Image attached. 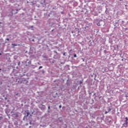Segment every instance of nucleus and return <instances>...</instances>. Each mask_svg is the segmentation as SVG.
I'll return each mask as SVG.
<instances>
[{"instance_id": "6", "label": "nucleus", "mask_w": 128, "mask_h": 128, "mask_svg": "<svg viewBox=\"0 0 128 128\" xmlns=\"http://www.w3.org/2000/svg\"><path fill=\"white\" fill-rule=\"evenodd\" d=\"M54 53L56 54H58V53L56 50H54Z\"/></svg>"}, {"instance_id": "9", "label": "nucleus", "mask_w": 128, "mask_h": 128, "mask_svg": "<svg viewBox=\"0 0 128 128\" xmlns=\"http://www.w3.org/2000/svg\"><path fill=\"white\" fill-rule=\"evenodd\" d=\"M66 52H64V54H63V56H66Z\"/></svg>"}, {"instance_id": "21", "label": "nucleus", "mask_w": 128, "mask_h": 128, "mask_svg": "<svg viewBox=\"0 0 128 128\" xmlns=\"http://www.w3.org/2000/svg\"><path fill=\"white\" fill-rule=\"evenodd\" d=\"M0 70H2V69H1V68H0Z\"/></svg>"}, {"instance_id": "4", "label": "nucleus", "mask_w": 128, "mask_h": 128, "mask_svg": "<svg viewBox=\"0 0 128 128\" xmlns=\"http://www.w3.org/2000/svg\"><path fill=\"white\" fill-rule=\"evenodd\" d=\"M50 62L51 64H54V60L52 59H50Z\"/></svg>"}, {"instance_id": "5", "label": "nucleus", "mask_w": 128, "mask_h": 128, "mask_svg": "<svg viewBox=\"0 0 128 128\" xmlns=\"http://www.w3.org/2000/svg\"><path fill=\"white\" fill-rule=\"evenodd\" d=\"M12 45L13 46H18V44H12Z\"/></svg>"}, {"instance_id": "22", "label": "nucleus", "mask_w": 128, "mask_h": 128, "mask_svg": "<svg viewBox=\"0 0 128 128\" xmlns=\"http://www.w3.org/2000/svg\"><path fill=\"white\" fill-rule=\"evenodd\" d=\"M32 28H34V26H32Z\"/></svg>"}, {"instance_id": "7", "label": "nucleus", "mask_w": 128, "mask_h": 128, "mask_svg": "<svg viewBox=\"0 0 128 128\" xmlns=\"http://www.w3.org/2000/svg\"><path fill=\"white\" fill-rule=\"evenodd\" d=\"M40 68H42V66H40L38 68V70H40Z\"/></svg>"}, {"instance_id": "13", "label": "nucleus", "mask_w": 128, "mask_h": 128, "mask_svg": "<svg viewBox=\"0 0 128 128\" xmlns=\"http://www.w3.org/2000/svg\"><path fill=\"white\" fill-rule=\"evenodd\" d=\"M59 108H62V105L59 106Z\"/></svg>"}, {"instance_id": "3", "label": "nucleus", "mask_w": 128, "mask_h": 128, "mask_svg": "<svg viewBox=\"0 0 128 128\" xmlns=\"http://www.w3.org/2000/svg\"><path fill=\"white\" fill-rule=\"evenodd\" d=\"M53 58H54V60H57V58H60V54H56L54 56Z\"/></svg>"}, {"instance_id": "10", "label": "nucleus", "mask_w": 128, "mask_h": 128, "mask_svg": "<svg viewBox=\"0 0 128 128\" xmlns=\"http://www.w3.org/2000/svg\"><path fill=\"white\" fill-rule=\"evenodd\" d=\"M80 84H82V81H80Z\"/></svg>"}, {"instance_id": "23", "label": "nucleus", "mask_w": 128, "mask_h": 128, "mask_svg": "<svg viewBox=\"0 0 128 128\" xmlns=\"http://www.w3.org/2000/svg\"><path fill=\"white\" fill-rule=\"evenodd\" d=\"M18 46H20V44H18Z\"/></svg>"}, {"instance_id": "20", "label": "nucleus", "mask_w": 128, "mask_h": 128, "mask_svg": "<svg viewBox=\"0 0 128 128\" xmlns=\"http://www.w3.org/2000/svg\"><path fill=\"white\" fill-rule=\"evenodd\" d=\"M38 64H40V62H38Z\"/></svg>"}, {"instance_id": "1", "label": "nucleus", "mask_w": 128, "mask_h": 128, "mask_svg": "<svg viewBox=\"0 0 128 128\" xmlns=\"http://www.w3.org/2000/svg\"><path fill=\"white\" fill-rule=\"evenodd\" d=\"M18 10L16 9V10H14L12 8H11L10 10V16H14V14H18Z\"/></svg>"}, {"instance_id": "2", "label": "nucleus", "mask_w": 128, "mask_h": 128, "mask_svg": "<svg viewBox=\"0 0 128 128\" xmlns=\"http://www.w3.org/2000/svg\"><path fill=\"white\" fill-rule=\"evenodd\" d=\"M126 121L125 122V123H124V126H125V128H126V126H128V117H126Z\"/></svg>"}, {"instance_id": "12", "label": "nucleus", "mask_w": 128, "mask_h": 128, "mask_svg": "<svg viewBox=\"0 0 128 128\" xmlns=\"http://www.w3.org/2000/svg\"><path fill=\"white\" fill-rule=\"evenodd\" d=\"M110 110H112V109L111 108H110L108 112H110Z\"/></svg>"}, {"instance_id": "11", "label": "nucleus", "mask_w": 128, "mask_h": 128, "mask_svg": "<svg viewBox=\"0 0 128 128\" xmlns=\"http://www.w3.org/2000/svg\"><path fill=\"white\" fill-rule=\"evenodd\" d=\"M74 58H76V54H74Z\"/></svg>"}, {"instance_id": "14", "label": "nucleus", "mask_w": 128, "mask_h": 128, "mask_svg": "<svg viewBox=\"0 0 128 128\" xmlns=\"http://www.w3.org/2000/svg\"><path fill=\"white\" fill-rule=\"evenodd\" d=\"M50 106H48V109L50 110Z\"/></svg>"}, {"instance_id": "17", "label": "nucleus", "mask_w": 128, "mask_h": 128, "mask_svg": "<svg viewBox=\"0 0 128 128\" xmlns=\"http://www.w3.org/2000/svg\"><path fill=\"white\" fill-rule=\"evenodd\" d=\"M28 114H28V113H27L26 116H28Z\"/></svg>"}, {"instance_id": "19", "label": "nucleus", "mask_w": 128, "mask_h": 128, "mask_svg": "<svg viewBox=\"0 0 128 128\" xmlns=\"http://www.w3.org/2000/svg\"><path fill=\"white\" fill-rule=\"evenodd\" d=\"M44 2H46V0H44Z\"/></svg>"}, {"instance_id": "18", "label": "nucleus", "mask_w": 128, "mask_h": 128, "mask_svg": "<svg viewBox=\"0 0 128 128\" xmlns=\"http://www.w3.org/2000/svg\"><path fill=\"white\" fill-rule=\"evenodd\" d=\"M0 56H2V53H0Z\"/></svg>"}, {"instance_id": "8", "label": "nucleus", "mask_w": 128, "mask_h": 128, "mask_svg": "<svg viewBox=\"0 0 128 128\" xmlns=\"http://www.w3.org/2000/svg\"><path fill=\"white\" fill-rule=\"evenodd\" d=\"M97 26H100V23L97 24Z\"/></svg>"}, {"instance_id": "16", "label": "nucleus", "mask_w": 128, "mask_h": 128, "mask_svg": "<svg viewBox=\"0 0 128 128\" xmlns=\"http://www.w3.org/2000/svg\"><path fill=\"white\" fill-rule=\"evenodd\" d=\"M6 40H10V39L8 38H7Z\"/></svg>"}, {"instance_id": "15", "label": "nucleus", "mask_w": 128, "mask_h": 128, "mask_svg": "<svg viewBox=\"0 0 128 128\" xmlns=\"http://www.w3.org/2000/svg\"><path fill=\"white\" fill-rule=\"evenodd\" d=\"M108 112L106 111L105 112V114H108Z\"/></svg>"}]
</instances>
